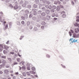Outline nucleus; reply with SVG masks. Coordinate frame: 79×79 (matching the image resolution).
Segmentation results:
<instances>
[{"mask_svg":"<svg viewBox=\"0 0 79 79\" xmlns=\"http://www.w3.org/2000/svg\"><path fill=\"white\" fill-rule=\"evenodd\" d=\"M27 8L30 9V8H32V6L31 5H28L27 6Z\"/></svg>","mask_w":79,"mask_h":79,"instance_id":"obj_24","label":"nucleus"},{"mask_svg":"<svg viewBox=\"0 0 79 79\" xmlns=\"http://www.w3.org/2000/svg\"><path fill=\"white\" fill-rule=\"evenodd\" d=\"M33 65L29 63H27V69L28 71H30L31 70V67H32L33 66Z\"/></svg>","mask_w":79,"mask_h":79,"instance_id":"obj_3","label":"nucleus"},{"mask_svg":"<svg viewBox=\"0 0 79 79\" xmlns=\"http://www.w3.org/2000/svg\"><path fill=\"white\" fill-rule=\"evenodd\" d=\"M24 17H25V18L27 20V14H24Z\"/></svg>","mask_w":79,"mask_h":79,"instance_id":"obj_22","label":"nucleus"},{"mask_svg":"<svg viewBox=\"0 0 79 79\" xmlns=\"http://www.w3.org/2000/svg\"><path fill=\"white\" fill-rule=\"evenodd\" d=\"M24 3L26 5H27V4H28V3H29V2L27 1H26Z\"/></svg>","mask_w":79,"mask_h":79,"instance_id":"obj_46","label":"nucleus"},{"mask_svg":"<svg viewBox=\"0 0 79 79\" xmlns=\"http://www.w3.org/2000/svg\"><path fill=\"white\" fill-rule=\"evenodd\" d=\"M71 3H72V5L73 6H74V2L73 1H72L71 2Z\"/></svg>","mask_w":79,"mask_h":79,"instance_id":"obj_53","label":"nucleus"},{"mask_svg":"<svg viewBox=\"0 0 79 79\" xmlns=\"http://www.w3.org/2000/svg\"><path fill=\"white\" fill-rule=\"evenodd\" d=\"M21 14H24V10H22L20 11Z\"/></svg>","mask_w":79,"mask_h":79,"instance_id":"obj_45","label":"nucleus"},{"mask_svg":"<svg viewBox=\"0 0 79 79\" xmlns=\"http://www.w3.org/2000/svg\"><path fill=\"white\" fill-rule=\"evenodd\" d=\"M57 2L58 4H59V5L61 4V2H60V1H57Z\"/></svg>","mask_w":79,"mask_h":79,"instance_id":"obj_57","label":"nucleus"},{"mask_svg":"<svg viewBox=\"0 0 79 79\" xmlns=\"http://www.w3.org/2000/svg\"><path fill=\"white\" fill-rule=\"evenodd\" d=\"M23 37H24V36H21L20 37V38L19 39L20 40H22Z\"/></svg>","mask_w":79,"mask_h":79,"instance_id":"obj_55","label":"nucleus"},{"mask_svg":"<svg viewBox=\"0 0 79 79\" xmlns=\"http://www.w3.org/2000/svg\"><path fill=\"white\" fill-rule=\"evenodd\" d=\"M30 73L31 74H35V72L34 71H30Z\"/></svg>","mask_w":79,"mask_h":79,"instance_id":"obj_26","label":"nucleus"},{"mask_svg":"<svg viewBox=\"0 0 79 79\" xmlns=\"http://www.w3.org/2000/svg\"><path fill=\"white\" fill-rule=\"evenodd\" d=\"M32 11L33 12V15L36 16L37 15V10L35 8L33 9H32Z\"/></svg>","mask_w":79,"mask_h":79,"instance_id":"obj_4","label":"nucleus"},{"mask_svg":"<svg viewBox=\"0 0 79 79\" xmlns=\"http://www.w3.org/2000/svg\"><path fill=\"white\" fill-rule=\"evenodd\" d=\"M22 69H23V70H25V69H26V67L24 66H23L22 67Z\"/></svg>","mask_w":79,"mask_h":79,"instance_id":"obj_33","label":"nucleus"},{"mask_svg":"<svg viewBox=\"0 0 79 79\" xmlns=\"http://www.w3.org/2000/svg\"><path fill=\"white\" fill-rule=\"evenodd\" d=\"M36 21L37 22H39L40 21V19L38 18L36 19Z\"/></svg>","mask_w":79,"mask_h":79,"instance_id":"obj_59","label":"nucleus"},{"mask_svg":"<svg viewBox=\"0 0 79 79\" xmlns=\"http://www.w3.org/2000/svg\"><path fill=\"white\" fill-rule=\"evenodd\" d=\"M18 6L17 5H16L14 6V9L15 10H18Z\"/></svg>","mask_w":79,"mask_h":79,"instance_id":"obj_13","label":"nucleus"},{"mask_svg":"<svg viewBox=\"0 0 79 79\" xmlns=\"http://www.w3.org/2000/svg\"><path fill=\"white\" fill-rule=\"evenodd\" d=\"M5 48H6V50H7V48H9V47H8L7 46L4 45Z\"/></svg>","mask_w":79,"mask_h":79,"instance_id":"obj_50","label":"nucleus"},{"mask_svg":"<svg viewBox=\"0 0 79 79\" xmlns=\"http://www.w3.org/2000/svg\"><path fill=\"white\" fill-rule=\"evenodd\" d=\"M14 65H16V64H18V63L16 62H15L13 63Z\"/></svg>","mask_w":79,"mask_h":79,"instance_id":"obj_52","label":"nucleus"},{"mask_svg":"<svg viewBox=\"0 0 79 79\" xmlns=\"http://www.w3.org/2000/svg\"><path fill=\"white\" fill-rule=\"evenodd\" d=\"M24 21H22L21 22V23L22 24H23V25H24Z\"/></svg>","mask_w":79,"mask_h":79,"instance_id":"obj_49","label":"nucleus"},{"mask_svg":"<svg viewBox=\"0 0 79 79\" xmlns=\"http://www.w3.org/2000/svg\"><path fill=\"white\" fill-rule=\"evenodd\" d=\"M17 24L19 26H20V25H21V23H20V22L19 21H17Z\"/></svg>","mask_w":79,"mask_h":79,"instance_id":"obj_36","label":"nucleus"},{"mask_svg":"<svg viewBox=\"0 0 79 79\" xmlns=\"http://www.w3.org/2000/svg\"><path fill=\"white\" fill-rule=\"evenodd\" d=\"M50 11L51 13H54V12H55V10L53 9H51L50 10Z\"/></svg>","mask_w":79,"mask_h":79,"instance_id":"obj_35","label":"nucleus"},{"mask_svg":"<svg viewBox=\"0 0 79 79\" xmlns=\"http://www.w3.org/2000/svg\"><path fill=\"white\" fill-rule=\"evenodd\" d=\"M36 19H37V17H33L32 18V19L35 21Z\"/></svg>","mask_w":79,"mask_h":79,"instance_id":"obj_27","label":"nucleus"},{"mask_svg":"<svg viewBox=\"0 0 79 79\" xmlns=\"http://www.w3.org/2000/svg\"><path fill=\"white\" fill-rule=\"evenodd\" d=\"M39 0H35V3H36V4H39Z\"/></svg>","mask_w":79,"mask_h":79,"instance_id":"obj_17","label":"nucleus"},{"mask_svg":"<svg viewBox=\"0 0 79 79\" xmlns=\"http://www.w3.org/2000/svg\"><path fill=\"white\" fill-rule=\"evenodd\" d=\"M44 27H45L44 26H41V29H44Z\"/></svg>","mask_w":79,"mask_h":79,"instance_id":"obj_58","label":"nucleus"},{"mask_svg":"<svg viewBox=\"0 0 79 79\" xmlns=\"http://www.w3.org/2000/svg\"><path fill=\"white\" fill-rule=\"evenodd\" d=\"M17 60L18 62H19L20 61V58H18L17 59Z\"/></svg>","mask_w":79,"mask_h":79,"instance_id":"obj_56","label":"nucleus"},{"mask_svg":"<svg viewBox=\"0 0 79 79\" xmlns=\"http://www.w3.org/2000/svg\"><path fill=\"white\" fill-rule=\"evenodd\" d=\"M46 58H50V55L49 54H47L46 55Z\"/></svg>","mask_w":79,"mask_h":79,"instance_id":"obj_30","label":"nucleus"},{"mask_svg":"<svg viewBox=\"0 0 79 79\" xmlns=\"http://www.w3.org/2000/svg\"><path fill=\"white\" fill-rule=\"evenodd\" d=\"M8 60L10 62H11V59L10 58H7Z\"/></svg>","mask_w":79,"mask_h":79,"instance_id":"obj_43","label":"nucleus"},{"mask_svg":"<svg viewBox=\"0 0 79 79\" xmlns=\"http://www.w3.org/2000/svg\"><path fill=\"white\" fill-rule=\"evenodd\" d=\"M42 12V10H40L38 11V15H40V16L41 17H45L46 15L45 12Z\"/></svg>","mask_w":79,"mask_h":79,"instance_id":"obj_1","label":"nucleus"},{"mask_svg":"<svg viewBox=\"0 0 79 79\" xmlns=\"http://www.w3.org/2000/svg\"><path fill=\"white\" fill-rule=\"evenodd\" d=\"M34 30L35 31H37L38 30V28L36 27H35L34 28Z\"/></svg>","mask_w":79,"mask_h":79,"instance_id":"obj_31","label":"nucleus"},{"mask_svg":"<svg viewBox=\"0 0 79 79\" xmlns=\"http://www.w3.org/2000/svg\"><path fill=\"white\" fill-rule=\"evenodd\" d=\"M36 26L38 27H40V26H41V25L40 23L37 24Z\"/></svg>","mask_w":79,"mask_h":79,"instance_id":"obj_25","label":"nucleus"},{"mask_svg":"<svg viewBox=\"0 0 79 79\" xmlns=\"http://www.w3.org/2000/svg\"><path fill=\"white\" fill-rule=\"evenodd\" d=\"M22 74L24 76H26V73L25 72L23 73Z\"/></svg>","mask_w":79,"mask_h":79,"instance_id":"obj_39","label":"nucleus"},{"mask_svg":"<svg viewBox=\"0 0 79 79\" xmlns=\"http://www.w3.org/2000/svg\"><path fill=\"white\" fill-rule=\"evenodd\" d=\"M46 19L47 20H48V21L50 20V16L47 15L46 17Z\"/></svg>","mask_w":79,"mask_h":79,"instance_id":"obj_12","label":"nucleus"},{"mask_svg":"<svg viewBox=\"0 0 79 79\" xmlns=\"http://www.w3.org/2000/svg\"><path fill=\"white\" fill-rule=\"evenodd\" d=\"M76 19H77L76 21H77V22H79V16H77L76 17Z\"/></svg>","mask_w":79,"mask_h":79,"instance_id":"obj_19","label":"nucleus"},{"mask_svg":"<svg viewBox=\"0 0 79 79\" xmlns=\"http://www.w3.org/2000/svg\"><path fill=\"white\" fill-rule=\"evenodd\" d=\"M3 49V45L0 44V52H2Z\"/></svg>","mask_w":79,"mask_h":79,"instance_id":"obj_9","label":"nucleus"},{"mask_svg":"<svg viewBox=\"0 0 79 79\" xmlns=\"http://www.w3.org/2000/svg\"><path fill=\"white\" fill-rule=\"evenodd\" d=\"M55 16H56V17H58V14L57 13L56 14Z\"/></svg>","mask_w":79,"mask_h":79,"instance_id":"obj_63","label":"nucleus"},{"mask_svg":"<svg viewBox=\"0 0 79 79\" xmlns=\"http://www.w3.org/2000/svg\"><path fill=\"white\" fill-rule=\"evenodd\" d=\"M45 13L46 15H48L50 14V10L48 9L46 10Z\"/></svg>","mask_w":79,"mask_h":79,"instance_id":"obj_10","label":"nucleus"},{"mask_svg":"<svg viewBox=\"0 0 79 79\" xmlns=\"http://www.w3.org/2000/svg\"><path fill=\"white\" fill-rule=\"evenodd\" d=\"M25 13L26 14H27H27H29V12L27 10H26L25 11H24Z\"/></svg>","mask_w":79,"mask_h":79,"instance_id":"obj_23","label":"nucleus"},{"mask_svg":"<svg viewBox=\"0 0 79 79\" xmlns=\"http://www.w3.org/2000/svg\"><path fill=\"white\" fill-rule=\"evenodd\" d=\"M61 65L63 68H66V66H65L63 65V64H61Z\"/></svg>","mask_w":79,"mask_h":79,"instance_id":"obj_47","label":"nucleus"},{"mask_svg":"<svg viewBox=\"0 0 79 79\" xmlns=\"http://www.w3.org/2000/svg\"><path fill=\"white\" fill-rule=\"evenodd\" d=\"M74 31L76 33H78L79 32V27H78L77 28L75 29Z\"/></svg>","mask_w":79,"mask_h":79,"instance_id":"obj_11","label":"nucleus"},{"mask_svg":"<svg viewBox=\"0 0 79 79\" xmlns=\"http://www.w3.org/2000/svg\"><path fill=\"white\" fill-rule=\"evenodd\" d=\"M21 18L22 20H24V21H26V19L23 16H22L21 17Z\"/></svg>","mask_w":79,"mask_h":79,"instance_id":"obj_20","label":"nucleus"},{"mask_svg":"<svg viewBox=\"0 0 79 79\" xmlns=\"http://www.w3.org/2000/svg\"><path fill=\"white\" fill-rule=\"evenodd\" d=\"M9 72V71H8V69H5L4 70V73H5L6 74H8V72Z\"/></svg>","mask_w":79,"mask_h":79,"instance_id":"obj_15","label":"nucleus"},{"mask_svg":"<svg viewBox=\"0 0 79 79\" xmlns=\"http://www.w3.org/2000/svg\"><path fill=\"white\" fill-rule=\"evenodd\" d=\"M32 17V14H30L29 16V18H31Z\"/></svg>","mask_w":79,"mask_h":79,"instance_id":"obj_41","label":"nucleus"},{"mask_svg":"<svg viewBox=\"0 0 79 79\" xmlns=\"http://www.w3.org/2000/svg\"><path fill=\"white\" fill-rule=\"evenodd\" d=\"M76 37L77 38H79V34H78L76 35Z\"/></svg>","mask_w":79,"mask_h":79,"instance_id":"obj_64","label":"nucleus"},{"mask_svg":"<svg viewBox=\"0 0 79 79\" xmlns=\"http://www.w3.org/2000/svg\"><path fill=\"white\" fill-rule=\"evenodd\" d=\"M3 13L2 11L0 12V21H2V17H3Z\"/></svg>","mask_w":79,"mask_h":79,"instance_id":"obj_7","label":"nucleus"},{"mask_svg":"<svg viewBox=\"0 0 79 79\" xmlns=\"http://www.w3.org/2000/svg\"><path fill=\"white\" fill-rule=\"evenodd\" d=\"M50 1H47L46 2V4H47L48 5H49L50 4Z\"/></svg>","mask_w":79,"mask_h":79,"instance_id":"obj_42","label":"nucleus"},{"mask_svg":"<svg viewBox=\"0 0 79 79\" xmlns=\"http://www.w3.org/2000/svg\"><path fill=\"white\" fill-rule=\"evenodd\" d=\"M52 17H55V13H52Z\"/></svg>","mask_w":79,"mask_h":79,"instance_id":"obj_44","label":"nucleus"},{"mask_svg":"<svg viewBox=\"0 0 79 79\" xmlns=\"http://www.w3.org/2000/svg\"><path fill=\"white\" fill-rule=\"evenodd\" d=\"M32 28H33V27H32V26L30 25L29 27V29H32Z\"/></svg>","mask_w":79,"mask_h":79,"instance_id":"obj_48","label":"nucleus"},{"mask_svg":"<svg viewBox=\"0 0 79 79\" xmlns=\"http://www.w3.org/2000/svg\"><path fill=\"white\" fill-rule=\"evenodd\" d=\"M8 24H7L6 25L5 28L4 29V30H6V29H7V28H8Z\"/></svg>","mask_w":79,"mask_h":79,"instance_id":"obj_28","label":"nucleus"},{"mask_svg":"<svg viewBox=\"0 0 79 79\" xmlns=\"http://www.w3.org/2000/svg\"><path fill=\"white\" fill-rule=\"evenodd\" d=\"M60 10V7L56 8V10H57V11H59Z\"/></svg>","mask_w":79,"mask_h":79,"instance_id":"obj_61","label":"nucleus"},{"mask_svg":"<svg viewBox=\"0 0 79 79\" xmlns=\"http://www.w3.org/2000/svg\"><path fill=\"white\" fill-rule=\"evenodd\" d=\"M47 0H43L42 2L43 3H45L47 2Z\"/></svg>","mask_w":79,"mask_h":79,"instance_id":"obj_40","label":"nucleus"},{"mask_svg":"<svg viewBox=\"0 0 79 79\" xmlns=\"http://www.w3.org/2000/svg\"><path fill=\"white\" fill-rule=\"evenodd\" d=\"M30 22H29V21H27V26H29V25H30Z\"/></svg>","mask_w":79,"mask_h":79,"instance_id":"obj_32","label":"nucleus"},{"mask_svg":"<svg viewBox=\"0 0 79 79\" xmlns=\"http://www.w3.org/2000/svg\"><path fill=\"white\" fill-rule=\"evenodd\" d=\"M56 6L52 5V9L53 10H56Z\"/></svg>","mask_w":79,"mask_h":79,"instance_id":"obj_21","label":"nucleus"},{"mask_svg":"<svg viewBox=\"0 0 79 79\" xmlns=\"http://www.w3.org/2000/svg\"><path fill=\"white\" fill-rule=\"evenodd\" d=\"M41 24L43 26H45V27H47V23H46V22L44 21H43L41 22Z\"/></svg>","mask_w":79,"mask_h":79,"instance_id":"obj_6","label":"nucleus"},{"mask_svg":"<svg viewBox=\"0 0 79 79\" xmlns=\"http://www.w3.org/2000/svg\"><path fill=\"white\" fill-rule=\"evenodd\" d=\"M53 6V5L51 4L50 5L48 6V9L49 10H51L52 8V6Z\"/></svg>","mask_w":79,"mask_h":79,"instance_id":"obj_14","label":"nucleus"},{"mask_svg":"<svg viewBox=\"0 0 79 79\" xmlns=\"http://www.w3.org/2000/svg\"><path fill=\"white\" fill-rule=\"evenodd\" d=\"M60 8H63V6L62 5H60Z\"/></svg>","mask_w":79,"mask_h":79,"instance_id":"obj_62","label":"nucleus"},{"mask_svg":"<svg viewBox=\"0 0 79 79\" xmlns=\"http://www.w3.org/2000/svg\"><path fill=\"white\" fill-rule=\"evenodd\" d=\"M26 74L27 75V76H30L31 75L30 73H29V72H27L26 73Z\"/></svg>","mask_w":79,"mask_h":79,"instance_id":"obj_38","label":"nucleus"},{"mask_svg":"<svg viewBox=\"0 0 79 79\" xmlns=\"http://www.w3.org/2000/svg\"><path fill=\"white\" fill-rule=\"evenodd\" d=\"M73 38H70V39L69 40V41H71L72 43H74H74H76V42H77V43H78V42H77V40H75V39H74L72 41V40H73Z\"/></svg>","mask_w":79,"mask_h":79,"instance_id":"obj_5","label":"nucleus"},{"mask_svg":"<svg viewBox=\"0 0 79 79\" xmlns=\"http://www.w3.org/2000/svg\"><path fill=\"white\" fill-rule=\"evenodd\" d=\"M10 53L12 55H14V54H15V52H10Z\"/></svg>","mask_w":79,"mask_h":79,"instance_id":"obj_60","label":"nucleus"},{"mask_svg":"<svg viewBox=\"0 0 79 79\" xmlns=\"http://www.w3.org/2000/svg\"><path fill=\"white\" fill-rule=\"evenodd\" d=\"M70 31H69V35L70 36V37H71V36L72 35V33H74V31H73V30H70Z\"/></svg>","mask_w":79,"mask_h":79,"instance_id":"obj_8","label":"nucleus"},{"mask_svg":"<svg viewBox=\"0 0 79 79\" xmlns=\"http://www.w3.org/2000/svg\"><path fill=\"white\" fill-rule=\"evenodd\" d=\"M33 8H37L38 6V5H37L35 4L33 5Z\"/></svg>","mask_w":79,"mask_h":79,"instance_id":"obj_16","label":"nucleus"},{"mask_svg":"<svg viewBox=\"0 0 79 79\" xmlns=\"http://www.w3.org/2000/svg\"><path fill=\"white\" fill-rule=\"evenodd\" d=\"M31 69L33 71H35V67H32Z\"/></svg>","mask_w":79,"mask_h":79,"instance_id":"obj_51","label":"nucleus"},{"mask_svg":"<svg viewBox=\"0 0 79 79\" xmlns=\"http://www.w3.org/2000/svg\"><path fill=\"white\" fill-rule=\"evenodd\" d=\"M61 16L63 18H66V12L64 11H62L60 12Z\"/></svg>","mask_w":79,"mask_h":79,"instance_id":"obj_2","label":"nucleus"},{"mask_svg":"<svg viewBox=\"0 0 79 79\" xmlns=\"http://www.w3.org/2000/svg\"><path fill=\"white\" fill-rule=\"evenodd\" d=\"M6 56H1L2 58H3V59H6Z\"/></svg>","mask_w":79,"mask_h":79,"instance_id":"obj_34","label":"nucleus"},{"mask_svg":"<svg viewBox=\"0 0 79 79\" xmlns=\"http://www.w3.org/2000/svg\"><path fill=\"white\" fill-rule=\"evenodd\" d=\"M46 8L45 7H43L42 8V10L43 11H44L46 10Z\"/></svg>","mask_w":79,"mask_h":79,"instance_id":"obj_18","label":"nucleus"},{"mask_svg":"<svg viewBox=\"0 0 79 79\" xmlns=\"http://www.w3.org/2000/svg\"><path fill=\"white\" fill-rule=\"evenodd\" d=\"M22 6L23 8H26V5L25 3L23 4L22 5Z\"/></svg>","mask_w":79,"mask_h":79,"instance_id":"obj_29","label":"nucleus"},{"mask_svg":"<svg viewBox=\"0 0 79 79\" xmlns=\"http://www.w3.org/2000/svg\"><path fill=\"white\" fill-rule=\"evenodd\" d=\"M54 3L55 4V5H57L58 4V2H57V1H55L54 2Z\"/></svg>","mask_w":79,"mask_h":79,"instance_id":"obj_54","label":"nucleus"},{"mask_svg":"<svg viewBox=\"0 0 79 79\" xmlns=\"http://www.w3.org/2000/svg\"><path fill=\"white\" fill-rule=\"evenodd\" d=\"M3 52L4 54H6V53H7V51L5 50H4L3 51Z\"/></svg>","mask_w":79,"mask_h":79,"instance_id":"obj_37","label":"nucleus"}]
</instances>
